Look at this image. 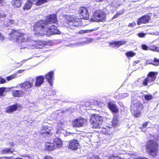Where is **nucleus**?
Returning <instances> with one entry per match:
<instances>
[{"label":"nucleus","mask_w":159,"mask_h":159,"mask_svg":"<svg viewBox=\"0 0 159 159\" xmlns=\"http://www.w3.org/2000/svg\"><path fill=\"white\" fill-rule=\"evenodd\" d=\"M90 122L93 125V128H100L102 122V118L99 115L94 114L90 118Z\"/></svg>","instance_id":"8"},{"label":"nucleus","mask_w":159,"mask_h":159,"mask_svg":"<svg viewBox=\"0 0 159 159\" xmlns=\"http://www.w3.org/2000/svg\"><path fill=\"white\" fill-rule=\"evenodd\" d=\"M12 95L15 97H22L24 94V91L22 90H14L11 91Z\"/></svg>","instance_id":"17"},{"label":"nucleus","mask_w":159,"mask_h":159,"mask_svg":"<svg viewBox=\"0 0 159 159\" xmlns=\"http://www.w3.org/2000/svg\"><path fill=\"white\" fill-rule=\"evenodd\" d=\"M25 71V70L23 69L18 70L16 72L15 74H16L17 75V74L22 73L24 72Z\"/></svg>","instance_id":"46"},{"label":"nucleus","mask_w":159,"mask_h":159,"mask_svg":"<svg viewBox=\"0 0 159 159\" xmlns=\"http://www.w3.org/2000/svg\"><path fill=\"white\" fill-rule=\"evenodd\" d=\"M16 76V74H14L7 77V79L8 80H10L13 79L15 78Z\"/></svg>","instance_id":"37"},{"label":"nucleus","mask_w":159,"mask_h":159,"mask_svg":"<svg viewBox=\"0 0 159 159\" xmlns=\"http://www.w3.org/2000/svg\"><path fill=\"white\" fill-rule=\"evenodd\" d=\"M146 148L150 155L154 156L157 155L158 149L157 145L156 142L153 140L148 141L147 143Z\"/></svg>","instance_id":"6"},{"label":"nucleus","mask_w":159,"mask_h":159,"mask_svg":"<svg viewBox=\"0 0 159 159\" xmlns=\"http://www.w3.org/2000/svg\"><path fill=\"white\" fill-rule=\"evenodd\" d=\"M6 88H0V96H2L3 94V93L5 91Z\"/></svg>","instance_id":"38"},{"label":"nucleus","mask_w":159,"mask_h":159,"mask_svg":"<svg viewBox=\"0 0 159 159\" xmlns=\"http://www.w3.org/2000/svg\"><path fill=\"white\" fill-rule=\"evenodd\" d=\"M22 1V0H13L11 3L12 5L15 7H19L21 5Z\"/></svg>","instance_id":"27"},{"label":"nucleus","mask_w":159,"mask_h":159,"mask_svg":"<svg viewBox=\"0 0 159 159\" xmlns=\"http://www.w3.org/2000/svg\"><path fill=\"white\" fill-rule=\"evenodd\" d=\"M68 148L72 150H76L80 147V144L78 140L73 139L70 141L67 145Z\"/></svg>","instance_id":"11"},{"label":"nucleus","mask_w":159,"mask_h":159,"mask_svg":"<svg viewBox=\"0 0 159 159\" xmlns=\"http://www.w3.org/2000/svg\"><path fill=\"white\" fill-rule=\"evenodd\" d=\"M141 47L142 49L144 50H148V46L144 44H143L141 46Z\"/></svg>","instance_id":"44"},{"label":"nucleus","mask_w":159,"mask_h":159,"mask_svg":"<svg viewBox=\"0 0 159 159\" xmlns=\"http://www.w3.org/2000/svg\"><path fill=\"white\" fill-rule=\"evenodd\" d=\"M57 20L56 15L52 14L47 16L44 21L40 20L37 22L34 27V30L36 31L35 35L38 36L46 35L49 36L54 34H60V31L56 26H49L52 23L56 22Z\"/></svg>","instance_id":"1"},{"label":"nucleus","mask_w":159,"mask_h":159,"mask_svg":"<svg viewBox=\"0 0 159 159\" xmlns=\"http://www.w3.org/2000/svg\"><path fill=\"white\" fill-rule=\"evenodd\" d=\"M79 12L80 15V19L73 16L67 15L66 16L65 20L66 22L70 26L71 28L73 29L74 27H76L82 25L81 19L87 20L89 18V12L87 8L84 7H80L79 10Z\"/></svg>","instance_id":"2"},{"label":"nucleus","mask_w":159,"mask_h":159,"mask_svg":"<svg viewBox=\"0 0 159 159\" xmlns=\"http://www.w3.org/2000/svg\"><path fill=\"white\" fill-rule=\"evenodd\" d=\"M146 35V34H145L142 33H139L138 34V35L139 37L140 38H143L144 37H145Z\"/></svg>","instance_id":"43"},{"label":"nucleus","mask_w":159,"mask_h":159,"mask_svg":"<svg viewBox=\"0 0 159 159\" xmlns=\"http://www.w3.org/2000/svg\"><path fill=\"white\" fill-rule=\"evenodd\" d=\"M26 61V60H23L21 62V64H20V65H22L24 63H25Z\"/></svg>","instance_id":"57"},{"label":"nucleus","mask_w":159,"mask_h":159,"mask_svg":"<svg viewBox=\"0 0 159 159\" xmlns=\"http://www.w3.org/2000/svg\"><path fill=\"white\" fill-rule=\"evenodd\" d=\"M6 80L1 77H0V84L4 83L6 82Z\"/></svg>","instance_id":"47"},{"label":"nucleus","mask_w":159,"mask_h":159,"mask_svg":"<svg viewBox=\"0 0 159 159\" xmlns=\"http://www.w3.org/2000/svg\"><path fill=\"white\" fill-rule=\"evenodd\" d=\"M81 30L80 33L81 34H84V33H89V32H92L94 30Z\"/></svg>","instance_id":"35"},{"label":"nucleus","mask_w":159,"mask_h":159,"mask_svg":"<svg viewBox=\"0 0 159 159\" xmlns=\"http://www.w3.org/2000/svg\"><path fill=\"white\" fill-rule=\"evenodd\" d=\"M129 159H131L130 158H129Z\"/></svg>","instance_id":"64"},{"label":"nucleus","mask_w":159,"mask_h":159,"mask_svg":"<svg viewBox=\"0 0 159 159\" xmlns=\"http://www.w3.org/2000/svg\"><path fill=\"white\" fill-rule=\"evenodd\" d=\"M148 122H144L142 125V126L140 127L139 128L140 129H143V128H145L147 126Z\"/></svg>","instance_id":"42"},{"label":"nucleus","mask_w":159,"mask_h":159,"mask_svg":"<svg viewBox=\"0 0 159 159\" xmlns=\"http://www.w3.org/2000/svg\"><path fill=\"white\" fill-rule=\"evenodd\" d=\"M33 79H31L29 81H25L21 84H18L16 87L18 89H22L24 91H26L33 86Z\"/></svg>","instance_id":"9"},{"label":"nucleus","mask_w":159,"mask_h":159,"mask_svg":"<svg viewBox=\"0 0 159 159\" xmlns=\"http://www.w3.org/2000/svg\"><path fill=\"white\" fill-rule=\"evenodd\" d=\"M9 144L11 145L12 146H13L15 144L13 143H10Z\"/></svg>","instance_id":"59"},{"label":"nucleus","mask_w":159,"mask_h":159,"mask_svg":"<svg viewBox=\"0 0 159 159\" xmlns=\"http://www.w3.org/2000/svg\"><path fill=\"white\" fill-rule=\"evenodd\" d=\"M13 151V150L12 149L5 148L2 151V153L3 154H9L12 153Z\"/></svg>","instance_id":"29"},{"label":"nucleus","mask_w":159,"mask_h":159,"mask_svg":"<svg viewBox=\"0 0 159 159\" xmlns=\"http://www.w3.org/2000/svg\"><path fill=\"white\" fill-rule=\"evenodd\" d=\"M110 128L106 126L105 128H103L102 131L105 134H109L110 133Z\"/></svg>","instance_id":"28"},{"label":"nucleus","mask_w":159,"mask_h":159,"mask_svg":"<svg viewBox=\"0 0 159 159\" xmlns=\"http://www.w3.org/2000/svg\"><path fill=\"white\" fill-rule=\"evenodd\" d=\"M53 143L55 145L56 149L57 148H61L62 145V141L58 138H56L54 139V142Z\"/></svg>","instance_id":"23"},{"label":"nucleus","mask_w":159,"mask_h":159,"mask_svg":"<svg viewBox=\"0 0 159 159\" xmlns=\"http://www.w3.org/2000/svg\"><path fill=\"white\" fill-rule=\"evenodd\" d=\"M151 64L156 66H158L159 65V59L156 58H154L153 61Z\"/></svg>","instance_id":"34"},{"label":"nucleus","mask_w":159,"mask_h":159,"mask_svg":"<svg viewBox=\"0 0 159 159\" xmlns=\"http://www.w3.org/2000/svg\"><path fill=\"white\" fill-rule=\"evenodd\" d=\"M17 107V104H14L12 106H8L6 108V112L7 113H11L13 111L16 110Z\"/></svg>","instance_id":"24"},{"label":"nucleus","mask_w":159,"mask_h":159,"mask_svg":"<svg viewBox=\"0 0 159 159\" xmlns=\"http://www.w3.org/2000/svg\"><path fill=\"white\" fill-rule=\"evenodd\" d=\"M93 39L91 38H88L85 39L82 42H78L76 43L71 44L70 46L71 47H77L84 45L85 44H89L92 42Z\"/></svg>","instance_id":"12"},{"label":"nucleus","mask_w":159,"mask_h":159,"mask_svg":"<svg viewBox=\"0 0 159 159\" xmlns=\"http://www.w3.org/2000/svg\"><path fill=\"white\" fill-rule=\"evenodd\" d=\"M111 123L113 127H116L120 125V123L118 119V115L115 114L114 116Z\"/></svg>","instance_id":"18"},{"label":"nucleus","mask_w":159,"mask_h":159,"mask_svg":"<svg viewBox=\"0 0 159 159\" xmlns=\"http://www.w3.org/2000/svg\"><path fill=\"white\" fill-rule=\"evenodd\" d=\"M157 72H150L147 75V77L142 80V84L144 86H148L152 85L153 82L156 79V75H157Z\"/></svg>","instance_id":"5"},{"label":"nucleus","mask_w":159,"mask_h":159,"mask_svg":"<svg viewBox=\"0 0 159 159\" xmlns=\"http://www.w3.org/2000/svg\"><path fill=\"white\" fill-rule=\"evenodd\" d=\"M133 105L131 106V112L135 117H139L140 115L141 111L143 109V106L141 103L137 101H133Z\"/></svg>","instance_id":"7"},{"label":"nucleus","mask_w":159,"mask_h":159,"mask_svg":"<svg viewBox=\"0 0 159 159\" xmlns=\"http://www.w3.org/2000/svg\"><path fill=\"white\" fill-rule=\"evenodd\" d=\"M56 93V92L54 91L52 94V95H54ZM50 95H51V94H50Z\"/></svg>","instance_id":"61"},{"label":"nucleus","mask_w":159,"mask_h":159,"mask_svg":"<svg viewBox=\"0 0 159 159\" xmlns=\"http://www.w3.org/2000/svg\"><path fill=\"white\" fill-rule=\"evenodd\" d=\"M125 55L127 57H131L135 55V53L132 51H129L126 52Z\"/></svg>","instance_id":"33"},{"label":"nucleus","mask_w":159,"mask_h":159,"mask_svg":"<svg viewBox=\"0 0 159 159\" xmlns=\"http://www.w3.org/2000/svg\"><path fill=\"white\" fill-rule=\"evenodd\" d=\"M108 106L109 109L113 112L117 113L119 111L117 107L113 103L109 102L108 104Z\"/></svg>","instance_id":"25"},{"label":"nucleus","mask_w":159,"mask_h":159,"mask_svg":"<svg viewBox=\"0 0 159 159\" xmlns=\"http://www.w3.org/2000/svg\"><path fill=\"white\" fill-rule=\"evenodd\" d=\"M15 159H23L22 158H20V157H17V158H16Z\"/></svg>","instance_id":"62"},{"label":"nucleus","mask_w":159,"mask_h":159,"mask_svg":"<svg viewBox=\"0 0 159 159\" xmlns=\"http://www.w3.org/2000/svg\"><path fill=\"white\" fill-rule=\"evenodd\" d=\"M34 3L30 1L27 2L25 3L22 7L23 9L24 10H28L31 9L32 5Z\"/></svg>","instance_id":"26"},{"label":"nucleus","mask_w":159,"mask_h":159,"mask_svg":"<svg viewBox=\"0 0 159 159\" xmlns=\"http://www.w3.org/2000/svg\"><path fill=\"white\" fill-rule=\"evenodd\" d=\"M87 120L84 118H80L73 121L72 125L74 127H81L86 124Z\"/></svg>","instance_id":"10"},{"label":"nucleus","mask_w":159,"mask_h":159,"mask_svg":"<svg viewBox=\"0 0 159 159\" xmlns=\"http://www.w3.org/2000/svg\"><path fill=\"white\" fill-rule=\"evenodd\" d=\"M144 98L147 100H151L152 98V96L151 95H145Z\"/></svg>","instance_id":"39"},{"label":"nucleus","mask_w":159,"mask_h":159,"mask_svg":"<svg viewBox=\"0 0 159 159\" xmlns=\"http://www.w3.org/2000/svg\"><path fill=\"white\" fill-rule=\"evenodd\" d=\"M119 16V14H117L116 13V14L114 16L112 17V19H115L117 17H118Z\"/></svg>","instance_id":"55"},{"label":"nucleus","mask_w":159,"mask_h":159,"mask_svg":"<svg viewBox=\"0 0 159 159\" xmlns=\"http://www.w3.org/2000/svg\"><path fill=\"white\" fill-rule=\"evenodd\" d=\"M89 159H99L98 157L97 156H95L94 155H93L91 157H90Z\"/></svg>","instance_id":"50"},{"label":"nucleus","mask_w":159,"mask_h":159,"mask_svg":"<svg viewBox=\"0 0 159 159\" xmlns=\"http://www.w3.org/2000/svg\"><path fill=\"white\" fill-rule=\"evenodd\" d=\"M124 10H120L119 11L117 12V14H119V15L120 16L123 14V13H124Z\"/></svg>","instance_id":"52"},{"label":"nucleus","mask_w":159,"mask_h":159,"mask_svg":"<svg viewBox=\"0 0 159 159\" xmlns=\"http://www.w3.org/2000/svg\"><path fill=\"white\" fill-rule=\"evenodd\" d=\"M129 155L130 156L131 158H132V159H148L145 157H140L139 158H137L135 154L131 153H129Z\"/></svg>","instance_id":"31"},{"label":"nucleus","mask_w":159,"mask_h":159,"mask_svg":"<svg viewBox=\"0 0 159 159\" xmlns=\"http://www.w3.org/2000/svg\"><path fill=\"white\" fill-rule=\"evenodd\" d=\"M5 15L4 14H1L0 13V18L2 17H5Z\"/></svg>","instance_id":"56"},{"label":"nucleus","mask_w":159,"mask_h":159,"mask_svg":"<svg viewBox=\"0 0 159 159\" xmlns=\"http://www.w3.org/2000/svg\"><path fill=\"white\" fill-rule=\"evenodd\" d=\"M5 0H0V6L3 5L4 3H5Z\"/></svg>","instance_id":"54"},{"label":"nucleus","mask_w":159,"mask_h":159,"mask_svg":"<svg viewBox=\"0 0 159 159\" xmlns=\"http://www.w3.org/2000/svg\"><path fill=\"white\" fill-rule=\"evenodd\" d=\"M44 159H53V158L49 156H45Z\"/></svg>","instance_id":"53"},{"label":"nucleus","mask_w":159,"mask_h":159,"mask_svg":"<svg viewBox=\"0 0 159 159\" xmlns=\"http://www.w3.org/2000/svg\"><path fill=\"white\" fill-rule=\"evenodd\" d=\"M49 1V0H38L35 3L37 6H40L43 3L48 2Z\"/></svg>","instance_id":"32"},{"label":"nucleus","mask_w":159,"mask_h":159,"mask_svg":"<svg viewBox=\"0 0 159 159\" xmlns=\"http://www.w3.org/2000/svg\"><path fill=\"white\" fill-rule=\"evenodd\" d=\"M10 35L11 39L15 40L18 43L30 42H33L32 39L28 38L26 34L20 33L16 30H12Z\"/></svg>","instance_id":"4"},{"label":"nucleus","mask_w":159,"mask_h":159,"mask_svg":"<svg viewBox=\"0 0 159 159\" xmlns=\"http://www.w3.org/2000/svg\"><path fill=\"white\" fill-rule=\"evenodd\" d=\"M126 41L124 40L109 43L110 46L115 48H118L120 46L125 44Z\"/></svg>","instance_id":"16"},{"label":"nucleus","mask_w":159,"mask_h":159,"mask_svg":"<svg viewBox=\"0 0 159 159\" xmlns=\"http://www.w3.org/2000/svg\"><path fill=\"white\" fill-rule=\"evenodd\" d=\"M39 132L41 134H43V136L45 137L52 134V133L47 130L46 126L45 125L41 127Z\"/></svg>","instance_id":"15"},{"label":"nucleus","mask_w":159,"mask_h":159,"mask_svg":"<svg viewBox=\"0 0 159 159\" xmlns=\"http://www.w3.org/2000/svg\"><path fill=\"white\" fill-rule=\"evenodd\" d=\"M8 21L9 23L7 24V26L10 25L12 24H17L18 23L17 22L14 20H9Z\"/></svg>","instance_id":"36"},{"label":"nucleus","mask_w":159,"mask_h":159,"mask_svg":"<svg viewBox=\"0 0 159 159\" xmlns=\"http://www.w3.org/2000/svg\"><path fill=\"white\" fill-rule=\"evenodd\" d=\"M34 43H32L33 45L36 48H42L45 45V43L41 41H38L37 42L34 41Z\"/></svg>","instance_id":"22"},{"label":"nucleus","mask_w":159,"mask_h":159,"mask_svg":"<svg viewBox=\"0 0 159 159\" xmlns=\"http://www.w3.org/2000/svg\"><path fill=\"white\" fill-rule=\"evenodd\" d=\"M23 137H20V136H18L17 137V139L18 141H17V142L18 143H22L23 142Z\"/></svg>","instance_id":"40"},{"label":"nucleus","mask_w":159,"mask_h":159,"mask_svg":"<svg viewBox=\"0 0 159 159\" xmlns=\"http://www.w3.org/2000/svg\"><path fill=\"white\" fill-rule=\"evenodd\" d=\"M44 77L42 76H39L36 77L35 85L36 87H39L43 83Z\"/></svg>","instance_id":"21"},{"label":"nucleus","mask_w":159,"mask_h":159,"mask_svg":"<svg viewBox=\"0 0 159 159\" xmlns=\"http://www.w3.org/2000/svg\"><path fill=\"white\" fill-rule=\"evenodd\" d=\"M46 128L47 129V130H48L49 131H51L53 129V128L52 127L49 126L48 125H46Z\"/></svg>","instance_id":"48"},{"label":"nucleus","mask_w":159,"mask_h":159,"mask_svg":"<svg viewBox=\"0 0 159 159\" xmlns=\"http://www.w3.org/2000/svg\"><path fill=\"white\" fill-rule=\"evenodd\" d=\"M0 159H10V158L7 157H2L0 158Z\"/></svg>","instance_id":"58"},{"label":"nucleus","mask_w":159,"mask_h":159,"mask_svg":"<svg viewBox=\"0 0 159 159\" xmlns=\"http://www.w3.org/2000/svg\"><path fill=\"white\" fill-rule=\"evenodd\" d=\"M129 94L127 93H124L121 95V98H123L128 96Z\"/></svg>","instance_id":"51"},{"label":"nucleus","mask_w":159,"mask_h":159,"mask_svg":"<svg viewBox=\"0 0 159 159\" xmlns=\"http://www.w3.org/2000/svg\"><path fill=\"white\" fill-rule=\"evenodd\" d=\"M45 149L48 151H52L56 149L55 146L52 143L47 142L45 145Z\"/></svg>","instance_id":"20"},{"label":"nucleus","mask_w":159,"mask_h":159,"mask_svg":"<svg viewBox=\"0 0 159 159\" xmlns=\"http://www.w3.org/2000/svg\"><path fill=\"white\" fill-rule=\"evenodd\" d=\"M158 47L154 45H152L148 47V49L154 51L159 52Z\"/></svg>","instance_id":"30"},{"label":"nucleus","mask_w":159,"mask_h":159,"mask_svg":"<svg viewBox=\"0 0 159 159\" xmlns=\"http://www.w3.org/2000/svg\"><path fill=\"white\" fill-rule=\"evenodd\" d=\"M45 77L50 85L52 86L53 84V81L54 79V71H51L48 72L45 75Z\"/></svg>","instance_id":"13"},{"label":"nucleus","mask_w":159,"mask_h":159,"mask_svg":"<svg viewBox=\"0 0 159 159\" xmlns=\"http://www.w3.org/2000/svg\"><path fill=\"white\" fill-rule=\"evenodd\" d=\"M64 125L63 123L61 122H60L58 123L57 124V130L56 132L57 134L62 133L64 134L66 131L64 129H62L61 128H63Z\"/></svg>","instance_id":"19"},{"label":"nucleus","mask_w":159,"mask_h":159,"mask_svg":"<svg viewBox=\"0 0 159 159\" xmlns=\"http://www.w3.org/2000/svg\"><path fill=\"white\" fill-rule=\"evenodd\" d=\"M150 17L148 15H145L139 18L137 20V24L139 25L141 24H145L149 22Z\"/></svg>","instance_id":"14"},{"label":"nucleus","mask_w":159,"mask_h":159,"mask_svg":"<svg viewBox=\"0 0 159 159\" xmlns=\"http://www.w3.org/2000/svg\"><path fill=\"white\" fill-rule=\"evenodd\" d=\"M97 2H100L103 1V0H95Z\"/></svg>","instance_id":"60"},{"label":"nucleus","mask_w":159,"mask_h":159,"mask_svg":"<svg viewBox=\"0 0 159 159\" xmlns=\"http://www.w3.org/2000/svg\"><path fill=\"white\" fill-rule=\"evenodd\" d=\"M5 39V37L4 35L0 33V40H3Z\"/></svg>","instance_id":"49"},{"label":"nucleus","mask_w":159,"mask_h":159,"mask_svg":"<svg viewBox=\"0 0 159 159\" xmlns=\"http://www.w3.org/2000/svg\"><path fill=\"white\" fill-rule=\"evenodd\" d=\"M158 50H159V47H158Z\"/></svg>","instance_id":"63"},{"label":"nucleus","mask_w":159,"mask_h":159,"mask_svg":"<svg viewBox=\"0 0 159 159\" xmlns=\"http://www.w3.org/2000/svg\"><path fill=\"white\" fill-rule=\"evenodd\" d=\"M108 159H125L124 158H122L121 157H120L118 156L116 157L115 156H112L110 157Z\"/></svg>","instance_id":"41"},{"label":"nucleus","mask_w":159,"mask_h":159,"mask_svg":"<svg viewBox=\"0 0 159 159\" xmlns=\"http://www.w3.org/2000/svg\"><path fill=\"white\" fill-rule=\"evenodd\" d=\"M136 24L134 22H133L129 24L128 26L129 27H133L135 26Z\"/></svg>","instance_id":"45"},{"label":"nucleus","mask_w":159,"mask_h":159,"mask_svg":"<svg viewBox=\"0 0 159 159\" xmlns=\"http://www.w3.org/2000/svg\"><path fill=\"white\" fill-rule=\"evenodd\" d=\"M87 8L89 13L91 12L93 13L92 17L90 19V21L102 22L105 20L106 15L103 11L101 10H96L94 5H91Z\"/></svg>","instance_id":"3"}]
</instances>
